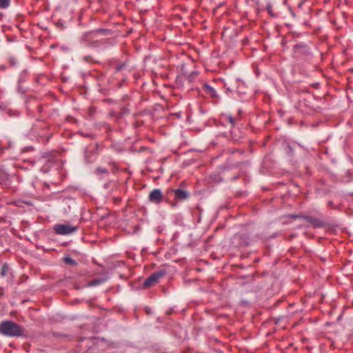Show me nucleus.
I'll return each instance as SVG.
<instances>
[{
    "label": "nucleus",
    "mask_w": 353,
    "mask_h": 353,
    "mask_svg": "<svg viewBox=\"0 0 353 353\" xmlns=\"http://www.w3.org/2000/svg\"><path fill=\"white\" fill-rule=\"evenodd\" d=\"M10 62H11L12 65H14V63H15V62L12 59L10 60Z\"/></svg>",
    "instance_id": "dca6fc26"
},
{
    "label": "nucleus",
    "mask_w": 353,
    "mask_h": 353,
    "mask_svg": "<svg viewBox=\"0 0 353 353\" xmlns=\"http://www.w3.org/2000/svg\"><path fill=\"white\" fill-rule=\"evenodd\" d=\"M101 282L99 280H94L89 283V285L93 286L99 284Z\"/></svg>",
    "instance_id": "ddd939ff"
},
{
    "label": "nucleus",
    "mask_w": 353,
    "mask_h": 353,
    "mask_svg": "<svg viewBox=\"0 0 353 353\" xmlns=\"http://www.w3.org/2000/svg\"><path fill=\"white\" fill-rule=\"evenodd\" d=\"M290 216H291L292 218H293V219H296V218H298V217H299V216H296V215H291Z\"/></svg>",
    "instance_id": "2eb2a0df"
},
{
    "label": "nucleus",
    "mask_w": 353,
    "mask_h": 353,
    "mask_svg": "<svg viewBox=\"0 0 353 353\" xmlns=\"http://www.w3.org/2000/svg\"><path fill=\"white\" fill-rule=\"evenodd\" d=\"M8 267L7 265V264H3L2 268H1V274L2 276H6L8 273Z\"/></svg>",
    "instance_id": "9b49d317"
},
{
    "label": "nucleus",
    "mask_w": 353,
    "mask_h": 353,
    "mask_svg": "<svg viewBox=\"0 0 353 353\" xmlns=\"http://www.w3.org/2000/svg\"><path fill=\"white\" fill-rule=\"evenodd\" d=\"M267 9H268V12H269L270 14H272L271 6H270V5L268 6Z\"/></svg>",
    "instance_id": "4468645a"
},
{
    "label": "nucleus",
    "mask_w": 353,
    "mask_h": 353,
    "mask_svg": "<svg viewBox=\"0 0 353 353\" xmlns=\"http://www.w3.org/2000/svg\"><path fill=\"white\" fill-rule=\"evenodd\" d=\"M0 334L8 337H20L23 335V329L15 322L6 320L0 323Z\"/></svg>",
    "instance_id": "f257e3e1"
},
{
    "label": "nucleus",
    "mask_w": 353,
    "mask_h": 353,
    "mask_svg": "<svg viewBox=\"0 0 353 353\" xmlns=\"http://www.w3.org/2000/svg\"><path fill=\"white\" fill-rule=\"evenodd\" d=\"M175 198L177 199L183 200L188 196V192L181 189H176L174 190Z\"/></svg>",
    "instance_id": "0eeeda50"
},
{
    "label": "nucleus",
    "mask_w": 353,
    "mask_h": 353,
    "mask_svg": "<svg viewBox=\"0 0 353 353\" xmlns=\"http://www.w3.org/2000/svg\"><path fill=\"white\" fill-rule=\"evenodd\" d=\"M10 4V0H0V8L6 9L9 7Z\"/></svg>",
    "instance_id": "6e6552de"
},
{
    "label": "nucleus",
    "mask_w": 353,
    "mask_h": 353,
    "mask_svg": "<svg viewBox=\"0 0 353 353\" xmlns=\"http://www.w3.org/2000/svg\"><path fill=\"white\" fill-rule=\"evenodd\" d=\"M203 91L208 95H210L212 98L216 99L219 97V95L214 88L208 85V83H204L203 85Z\"/></svg>",
    "instance_id": "423d86ee"
},
{
    "label": "nucleus",
    "mask_w": 353,
    "mask_h": 353,
    "mask_svg": "<svg viewBox=\"0 0 353 353\" xmlns=\"http://www.w3.org/2000/svg\"><path fill=\"white\" fill-rule=\"evenodd\" d=\"M224 118H225V121H228L231 124L232 126L234 125L235 119L231 115H230V114L225 115Z\"/></svg>",
    "instance_id": "1a4fd4ad"
},
{
    "label": "nucleus",
    "mask_w": 353,
    "mask_h": 353,
    "mask_svg": "<svg viewBox=\"0 0 353 353\" xmlns=\"http://www.w3.org/2000/svg\"><path fill=\"white\" fill-rule=\"evenodd\" d=\"M97 32H91L83 34L81 36V41L82 44L86 46L98 47L101 44L100 41L97 39Z\"/></svg>",
    "instance_id": "f03ea898"
},
{
    "label": "nucleus",
    "mask_w": 353,
    "mask_h": 353,
    "mask_svg": "<svg viewBox=\"0 0 353 353\" xmlns=\"http://www.w3.org/2000/svg\"><path fill=\"white\" fill-rule=\"evenodd\" d=\"M166 274L165 270H161L152 274L148 276L143 283L145 288H149L157 283Z\"/></svg>",
    "instance_id": "20e7f679"
},
{
    "label": "nucleus",
    "mask_w": 353,
    "mask_h": 353,
    "mask_svg": "<svg viewBox=\"0 0 353 353\" xmlns=\"http://www.w3.org/2000/svg\"><path fill=\"white\" fill-rule=\"evenodd\" d=\"M96 172L99 174H107L108 170L105 168H98L96 170Z\"/></svg>",
    "instance_id": "f8f14e48"
},
{
    "label": "nucleus",
    "mask_w": 353,
    "mask_h": 353,
    "mask_svg": "<svg viewBox=\"0 0 353 353\" xmlns=\"http://www.w3.org/2000/svg\"><path fill=\"white\" fill-rule=\"evenodd\" d=\"M163 200V194L159 189L153 190L149 194V201L152 203L159 204Z\"/></svg>",
    "instance_id": "39448f33"
},
{
    "label": "nucleus",
    "mask_w": 353,
    "mask_h": 353,
    "mask_svg": "<svg viewBox=\"0 0 353 353\" xmlns=\"http://www.w3.org/2000/svg\"><path fill=\"white\" fill-rule=\"evenodd\" d=\"M77 230V226L70 224H56L54 225V231L59 235H68L75 232Z\"/></svg>",
    "instance_id": "7ed1b4c3"
},
{
    "label": "nucleus",
    "mask_w": 353,
    "mask_h": 353,
    "mask_svg": "<svg viewBox=\"0 0 353 353\" xmlns=\"http://www.w3.org/2000/svg\"><path fill=\"white\" fill-rule=\"evenodd\" d=\"M63 261L66 263H70V264H72V265H76L77 264L76 261H74V259H72V258H70L69 256L65 257L63 259Z\"/></svg>",
    "instance_id": "9d476101"
}]
</instances>
